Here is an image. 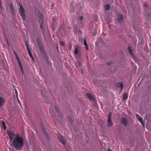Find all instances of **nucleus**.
<instances>
[{
	"label": "nucleus",
	"mask_w": 151,
	"mask_h": 151,
	"mask_svg": "<svg viewBox=\"0 0 151 151\" xmlns=\"http://www.w3.org/2000/svg\"><path fill=\"white\" fill-rule=\"evenodd\" d=\"M107 151H112L111 150H110L109 149H108Z\"/></svg>",
	"instance_id": "7c9ffc66"
},
{
	"label": "nucleus",
	"mask_w": 151,
	"mask_h": 151,
	"mask_svg": "<svg viewBox=\"0 0 151 151\" xmlns=\"http://www.w3.org/2000/svg\"><path fill=\"white\" fill-rule=\"evenodd\" d=\"M40 28L41 29H42V23H41V24Z\"/></svg>",
	"instance_id": "bb28decb"
},
{
	"label": "nucleus",
	"mask_w": 151,
	"mask_h": 151,
	"mask_svg": "<svg viewBox=\"0 0 151 151\" xmlns=\"http://www.w3.org/2000/svg\"><path fill=\"white\" fill-rule=\"evenodd\" d=\"M121 122L125 125H126L127 124V121L126 119L123 118L122 119Z\"/></svg>",
	"instance_id": "6e6552de"
},
{
	"label": "nucleus",
	"mask_w": 151,
	"mask_h": 151,
	"mask_svg": "<svg viewBox=\"0 0 151 151\" xmlns=\"http://www.w3.org/2000/svg\"><path fill=\"white\" fill-rule=\"evenodd\" d=\"M87 97L91 100L94 101V99L91 94L89 93L86 94Z\"/></svg>",
	"instance_id": "0eeeda50"
},
{
	"label": "nucleus",
	"mask_w": 151,
	"mask_h": 151,
	"mask_svg": "<svg viewBox=\"0 0 151 151\" xmlns=\"http://www.w3.org/2000/svg\"><path fill=\"white\" fill-rule=\"evenodd\" d=\"M60 45L62 46L64 45V43L63 42H60Z\"/></svg>",
	"instance_id": "b1692460"
},
{
	"label": "nucleus",
	"mask_w": 151,
	"mask_h": 151,
	"mask_svg": "<svg viewBox=\"0 0 151 151\" xmlns=\"http://www.w3.org/2000/svg\"><path fill=\"white\" fill-rule=\"evenodd\" d=\"M17 99V100H18V103H19V104H20V105H21V103H20V101L19 100V99H18V98Z\"/></svg>",
	"instance_id": "a878e982"
},
{
	"label": "nucleus",
	"mask_w": 151,
	"mask_h": 151,
	"mask_svg": "<svg viewBox=\"0 0 151 151\" xmlns=\"http://www.w3.org/2000/svg\"><path fill=\"white\" fill-rule=\"evenodd\" d=\"M26 46L27 47V49L28 51H30V49H29V45H27V43H26Z\"/></svg>",
	"instance_id": "4be33fe9"
},
{
	"label": "nucleus",
	"mask_w": 151,
	"mask_h": 151,
	"mask_svg": "<svg viewBox=\"0 0 151 151\" xmlns=\"http://www.w3.org/2000/svg\"><path fill=\"white\" fill-rule=\"evenodd\" d=\"M110 6L108 4H107L105 6V9L106 10H109L110 9Z\"/></svg>",
	"instance_id": "dca6fc26"
},
{
	"label": "nucleus",
	"mask_w": 151,
	"mask_h": 151,
	"mask_svg": "<svg viewBox=\"0 0 151 151\" xmlns=\"http://www.w3.org/2000/svg\"><path fill=\"white\" fill-rule=\"evenodd\" d=\"M16 58L17 60V62L18 63V64L19 66L21 72L23 74H24V70L22 68V66L21 64V63L20 62V60L18 57V56L17 55H16Z\"/></svg>",
	"instance_id": "20e7f679"
},
{
	"label": "nucleus",
	"mask_w": 151,
	"mask_h": 151,
	"mask_svg": "<svg viewBox=\"0 0 151 151\" xmlns=\"http://www.w3.org/2000/svg\"><path fill=\"white\" fill-rule=\"evenodd\" d=\"M38 45L40 49V51L41 52H42L43 51V47H42V44L41 43H40L38 42Z\"/></svg>",
	"instance_id": "f8f14e48"
},
{
	"label": "nucleus",
	"mask_w": 151,
	"mask_h": 151,
	"mask_svg": "<svg viewBox=\"0 0 151 151\" xmlns=\"http://www.w3.org/2000/svg\"><path fill=\"white\" fill-rule=\"evenodd\" d=\"M117 86L118 87H120L122 90V89L123 87V83L122 82H119L117 84Z\"/></svg>",
	"instance_id": "9b49d317"
},
{
	"label": "nucleus",
	"mask_w": 151,
	"mask_h": 151,
	"mask_svg": "<svg viewBox=\"0 0 151 151\" xmlns=\"http://www.w3.org/2000/svg\"><path fill=\"white\" fill-rule=\"evenodd\" d=\"M15 93L16 95L17 98L18 99V92L16 89H15Z\"/></svg>",
	"instance_id": "412c9836"
},
{
	"label": "nucleus",
	"mask_w": 151,
	"mask_h": 151,
	"mask_svg": "<svg viewBox=\"0 0 151 151\" xmlns=\"http://www.w3.org/2000/svg\"><path fill=\"white\" fill-rule=\"evenodd\" d=\"M7 134L10 139V145L16 149L21 150L24 145V140L18 134H15L12 131H8Z\"/></svg>",
	"instance_id": "f257e3e1"
},
{
	"label": "nucleus",
	"mask_w": 151,
	"mask_h": 151,
	"mask_svg": "<svg viewBox=\"0 0 151 151\" xmlns=\"http://www.w3.org/2000/svg\"><path fill=\"white\" fill-rule=\"evenodd\" d=\"M28 52L29 55V56L30 57L32 58V60H33V61H34V60L33 58V57L32 55V54L31 53L30 51H28Z\"/></svg>",
	"instance_id": "f3484780"
},
{
	"label": "nucleus",
	"mask_w": 151,
	"mask_h": 151,
	"mask_svg": "<svg viewBox=\"0 0 151 151\" xmlns=\"http://www.w3.org/2000/svg\"><path fill=\"white\" fill-rule=\"evenodd\" d=\"M112 116V113L110 112L108 115V119L107 121V124L108 127H110L112 125V123L111 121V118Z\"/></svg>",
	"instance_id": "7ed1b4c3"
},
{
	"label": "nucleus",
	"mask_w": 151,
	"mask_h": 151,
	"mask_svg": "<svg viewBox=\"0 0 151 151\" xmlns=\"http://www.w3.org/2000/svg\"><path fill=\"white\" fill-rule=\"evenodd\" d=\"M19 12L22 17L23 20L24 21L26 19V16L25 14V10L23 7L20 5L19 9Z\"/></svg>",
	"instance_id": "f03ea898"
},
{
	"label": "nucleus",
	"mask_w": 151,
	"mask_h": 151,
	"mask_svg": "<svg viewBox=\"0 0 151 151\" xmlns=\"http://www.w3.org/2000/svg\"><path fill=\"white\" fill-rule=\"evenodd\" d=\"M128 49L129 50V52L132 55V50L131 49V48L130 47H128Z\"/></svg>",
	"instance_id": "a211bd4d"
},
{
	"label": "nucleus",
	"mask_w": 151,
	"mask_h": 151,
	"mask_svg": "<svg viewBox=\"0 0 151 151\" xmlns=\"http://www.w3.org/2000/svg\"><path fill=\"white\" fill-rule=\"evenodd\" d=\"M59 140L60 141L62 142L63 144L65 145V142L64 139L63 137L62 136H61L59 138Z\"/></svg>",
	"instance_id": "1a4fd4ad"
},
{
	"label": "nucleus",
	"mask_w": 151,
	"mask_h": 151,
	"mask_svg": "<svg viewBox=\"0 0 151 151\" xmlns=\"http://www.w3.org/2000/svg\"><path fill=\"white\" fill-rule=\"evenodd\" d=\"M2 124L3 126V128L4 129L6 128V124L3 121H2Z\"/></svg>",
	"instance_id": "6ab92c4d"
},
{
	"label": "nucleus",
	"mask_w": 151,
	"mask_h": 151,
	"mask_svg": "<svg viewBox=\"0 0 151 151\" xmlns=\"http://www.w3.org/2000/svg\"><path fill=\"white\" fill-rule=\"evenodd\" d=\"M144 6H145V7H147V5L146 4H145Z\"/></svg>",
	"instance_id": "2f4dec72"
},
{
	"label": "nucleus",
	"mask_w": 151,
	"mask_h": 151,
	"mask_svg": "<svg viewBox=\"0 0 151 151\" xmlns=\"http://www.w3.org/2000/svg\"><path fill=\"white\" fill-rule=\"evenodd\" d=\"M50 112H51V111H50Z\"/></svg>",
	"instance_id": "473e14b6"
},
{
	"label": "nucleus",
	"mask_w": 151,
	"mask_h": 151,
	"mask_svg": "<svg viewBox=\"0 0 151 151\" xmlns=\"http://www.w3.org/2000/svg\"><path fill=\"white\" fill-rule=\"evenodd\" d=\"M1 1L0 0V8H1Z\"/></svg>",
	"instance_id": "c756f323"
},
{
	"label": "nucleus",
	"mask_w": 151,
	"mask_h": 151,
	"mask_svg": "<svg viewBox=\"0 0 151 151\" xmlns=\"http://www.w3.org/2000/svg\"><path fill=\"white\" fill-rule=\"evenodd\" d=\"M136 118L143 125H144L142 118L139 116V115L138 114H136Z\"/></svg>",
	"instance_id": "423d86ee"
},
{
	"label": "nucleus",
	"mask_w": 151,
	"mask_h": 151,
	"mask_svg": "<svg viewBox=\"0 0 151 151\" xmlns=\"http://www.w3.org/2000/svg\"><path fill=\"white\" fill-rule=\"evenodd\" d=\"M55 109L56 111H58V110L57 109V108L56 107H55Z\"/></svg>",
	"instance_id": "c85d7f7f"
},
{
	"label": "nucleus",
	"mask_w": 151,
	"mask_h": 151,
	"mask_svg": "<svg viewBox=\"0 0 151 151\" xmlns=\"http://www.w3.org/2000/svg\"><path fill=\"white\" fill-rule=\"evenodd\" d=\"M123 16L122 14H119L118 16V21L119 22H121L123 21Z\"/></svg>",
	"instance_id": "39448f33"
},
{
	"label": "nucleus",
	"mask_w": 151,
	"mask_h": 151,
	"mask_svg": "<svg viewBox=\"0 0 151 151\" xmlns=\"http://www.w3.org/2000/svg\"><path fill=\"white\" fill-rule=\"evenodd\" d=\"M84 45L85 46V47L86 48V50H88V47L87 45V43L86 40H84Z\"/></svg>",
	"instance_id": "ddd939ff"
},
{
	"label": "nucleus",
	"mask_w": 151,
	"mask_h": 151,
	"mask_svg": "<svg viewBox=\"0 0 151 151\" xmlns=\"http://www.w3.org/2000/svg\"><path fill=\"white\" fill-rule=\"evenodd\" d=\"M5 103V101L4 99L2 97H0V107L3 105Z\"/></svg>",
	"instance_id": "9d476101"
},
{
	"label": "nucleus",
	"mask_w": 151,
	"mask_h": 151,
	"mask_svg": "<svg viewBox=\"0 0 151 151\" xmlns=\"http://www.w3.org/2000/svg\"><path fill=\"white\" fill-rule=\"evenodd\" d=\"M79 19H80V20H81L83 19V17L80 16V17H79Z\"/></svg>",
	"instance_id": "393cba45"
},
{
	"label": "nucleus",
	"mask_w": 151,
	"mask_h": 151,
	"mask_svg": "<svg viewBox=\"0 0 151 151\" xmlns=\"http://www.w3.org/2000/svg\"><path fill=\"white\" fill-rule=\"evenodd\" d=\"M128 97V94L125 93L123 95V98L124 100H126Z\"/></svg>",
	"instance_id": "4468645a"
},
{
	"label": "nucleus",
	"mask_w": 151,
	"mask_h": 151,
	"mask_svg": "<svg viewBox=\"0 0 151 151\" xmlns=\"http://www.w3.org/2000/svg\"><path fill=\"white\" fill-rule=\"evenodd\" d=\"M112 63V62L111 61H110V62H108L107 64L108 65L110 66L111 65Z\"/></svg>",
	"instance_id": "5701e85b"
},
{
	"label": "nucleus",
	"mask_w": 151,
	"mask_h": 151,
	"mask_svg": "<svg viewBox=\"0 0 151 151\" xmlns=\"http://www.w3.org/2000/svg\"><path fill=\"white\" fill-rule=\"evenodd\" d=\"M74 53L75 54H77L78 53V51L77 48H76L74 50Z\"/></svg>",
	"instance_id": "aec40b11"
},
{
	"label": "nucleus",
	"mask_w": 151,
	"mask_h": 151,
	"mask_svg": "<svg viewBox=\"0 0 151 151\" xmlns=\"http://www.w3.org/2000/svg\"><path fill=\"white\" fill-rule=\"evenodd\" d=\"M10 9H11L12 12L13 13L14 12V10L13 8V6L12 4H10L9 5Z\"/></svg>",
	"instance_id": "2eb2a0df"
},
{
	"label": "nucleus",
	"mask_w": 151,
	"mask_h": 151,
	"mask_svg": "<svg viewBox=\"0 0 151 151\" xmlns=\"http://www.w3.org/2000/svg\"><path fill=\"white\" fill-rule=\"evenodd\" d=\"M14 52L15 56H16V55H17L15 51H14Z\"/></svg>",
	"instance_id": "cd10ccee"
}]
</instances>
